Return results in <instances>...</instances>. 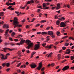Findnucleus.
<instances>
[{
    "instance_id": "nucleus-7",
    "label": "nucleus",
    "mask_w": 74,
    "mask_h": 74,
    "mask_svg": "<svg viewBox=\"0 0 74 74\" xmlns=\"http://www.w3.org/2000/svg\"><path fill=\"white\" fill-rule=\"evenodd\" d=\"M30 66H31L32 69H33V68L34 69V68L37 67V65H36V64L34 63H33L32 64L30 65Z\"/></svg>"
},
{
    "instance_id": "nucleus-37",
    "label": "nucleus",
    "mask_w": 74,
    "mask_h": 74,
    "mask_svg": "<svg viewBox=\"0 0 74 74\" xmlns=\"http://www.w3.org/2000/svg\"><path fill=\"white\" fill-rule=\"evenodd\" d=\"M11 8H12V6H9V7L8 8V10H10V9Z\"/></svg>"
},
{
    "instance_id": "nucleus-61",
    "label": "nucleus",
    "mask_w": 74,
    "mask_h": 74,
    "mask_svg": "<svg viewBox=\"0 0 74 74\" xmlns=\"http://www.w3.org/2000/svg\"><path fill=\"white\" fill-rule=\"evenodd\" d=\"M12 32V30H10V31H9V33H11Z\"/></svg>"
},
{
    "instance_id": "nucleus-47",
    "label": "nucleus",
    "mask_w": 74,
    "mask_h": 74,
    "mask_svg": "<svg viewBox=\"0 0 74 74\" xmlns=\"http://www.w3.org/2000/svg\"><path fill=\"white\" fill-rule=\"evenodd\" d=\"M67 36H66L63 37L62 38V39H64V38H67Z\"/></svg>"
},
{
    "instance_id": "nucleus-22",
    "label": "nucleus",
    "mask_w": 74,
    "mask_h": 74,
    "mask_svg": "<svg viewBox=\"0 0 74 74\" xmlns=\"http://www.w3.org/2000/svg\"><path fill=\"white\" fill-rule=\"evenodd\" d=\"M15 35V33L13 32L11 34V36H12V37H14V35Z\"/></svg>"
},
{
    "instance_id": "nucleus-44",
    "label": "nucleus",
    "mask_w": 74,
    "mask_h": 74,
    "mask_svg": "<svg viewBox=\"0 0 74 74\" xmlns=\"http://www.w3.org/2000/svg\"><path fill=\"white\" fill-rule=\"evenodd\" d=\"M3 31L4 30H2V29H0V32H1V33H3Z\"/></svg>"
},
{
    "instance_id": "nucleus-15",
    "label": "nucleus",
    "mask_w": 74,
    "mask_h": 74,
    "mask_svg": "<svg viewBox=\"0 0 74 74\" xmlns=\"http://www.w3.org/2000/svg\"><path fill=\"white\" fill-rule=\"evenodd\" d=\"M41 34H42V35L48 34V32H42L41 33Z\"/></svg>"
},
{
    "instance_id": "nucleus-16",
    "label": "nucleus",
    "mask_w": 74,
    "mask_h": 74,
    "mask_svg": "<svg viewBox=\"0 0 74 74\" xmlns=\"http://www.w3.org/2000/svg\"><path fill=\"white\" fill-rule=\"evenodd\" d=\"M52 54H53V53L51 52L49 54H46V56H47V55H48L47 57L48 58H49V57L51 56V55H52Z\"/></svg>"
},
{
    "instance_id": "nucleus-5",
    "label": "nucleus",
    "mask_w": 74,
    "mask_h": 74,
    "mask_svg": "<svg viewBox=\"0 0 74 74\" xmlns=\"http://www.w3.org/2000/svg\"><path fill=\"white\" fill-rule=\"evenodd\" d=\"M24 42H25V40L22 39L21 41L20 42V43H19V45H23V44H24Z\"/></svg>"
},
{
    "instance_id": "nucleus-18",
    "label": "nucleus",
    "mask_w": 74,
    "mask_h": 74,
    "mask_svg": "<svg viewBox=\"0 0 74 74\" xmlns=\"http://www.w3.org/2000/svg\"><path fill=\"white\" fill-rule=\"evenodd\" d=\"M35 53H36V52L35 51H34L31 54V58H32L33 57V55H35Z\"/></svg>"
},
{
    "instance_id": "nucleus-4",
    "label": "nucleus",
    "mask_w": 74,
    "mask_h": 74,
    "mask_svg": "<svg viewBox=\"0 0 74 74\" xmlns=\"http://www.w3.org/2000/svg\"><path fill=\"white\" fill-rule=\"evenodd\" d=\"M42 62H40L39 64V65L38 66L37 68V69L38 70H40L41 68H42Z\"/></svg>"
},
{
    "instance_id": "nucleus-45",
    "label": "nucleus",
    "mask_w": 74,
    "mask_h": 74,
    "mask_svg": "<svg viewBox=\"0 0 74 74\" xmlns=\"http://www.w3.org/2000/svg\"><path fill=\"white\" fill-rule=\"evenodd\" d=\"M69 39H72L73 40H74V38L73 37H70L69 38Z\"/></svg>"
},
{
    "instance_id": "nucleus-55",
    "label": "nucleus",
    "mask_w": 74,
    "mask_h": 74,
    "mask_svg": "<svg viewBox=\"0 0 74 74\" xmlns=\"http://www.w3.org/2000/svg\"><path fill=\"white\" fill-rule=\"evenodd\" d=\"M40 26V24H38L36 25V27H38V26Z\"/></svg>"
},
{
    "instance_id": "nucleus-14",
    "label": "nucleus",
    "mask_w": 74,
    "mask_h": 74,
    "mask_svg": "<svg viewBox=\"0 0 74 74\" xmlns=\"http://www.w3.org/2000/svg\"><path fill=\"white\" fill-rule=\"evenodd\" d=\"M4 15V12H0V16H3Z\"/></svg>"
},
{
    "instance_id": "nucleus-63",
    "label": "nucleus",
    "mask_w": 74,
    "mask_h": 74,
    "mask_svg": "<svg viewBox=\"0 0 74 74\" xmlns=\"http://www.w3.org/2000/svg\"><path fill=\"white\" fill-rule=\"evenodd\" d=\"M10 10H14V8H10Z\"/></svg>"
},
{
    "instance_id": "nucleus-48",
    "label": "nucleus",
    "mask_w": 74,
    "mask_h": 74,
    "mask_svg": "<svg viewBox=\"0 0 74 74\" xmlns=\"http://www.w3.org/2000/svg\"><path fill=\"white\" fill-rule=\"evenodd\" d=\"M5 5H8V6H9V3L6 2L5 4Z\"/></svg>"
},
{
    "instance_id": "nucleus-52",
    "label": "nucleus",
    "mask_w": 74,
    "mask_h": 74,
    "mask_svg": "<svg viewBox=\"0 0 74 74\" xmlns=\"http://www.w3.org/2000/svg\"><path fill=\"white\" fill-rule=\"evenodd\" d=\"M30 3H31V2H30V1H28L27 2V4H30Z\"/></svg>"
},
{
    "instance_id": "nucleus-51",
    "label": "nucleus",
    "mask_w": 74,
    "mask_h": 74,
    "mask_svg": "<svg viewBox=\"0 0 74 74\" xmlns=\"http://www.w3.org/2000/svg\"><path fill=\"white\" fill-rule=\"evenodd\" d=\"M62 48L63 50H65V49H66V47H62Z\"/></svg>"
},
{
    "instance_id": "nucleus-1",
    "label": "nucleus",
    "mask_w": 74,
    "mask_h": 74,
    "mask_svg": "<svg viewBox=\"0 0 74 74\" xmlns=\"http://www.w3.org/2000/svg\"><path fill=\"white\" fill-rule=\"evenodd\" d=\"M18 18L16 17L14 18L13 21L12 23L13 25H14V28L15 29L16 27H19V22L18 21Z\"/></svg>"
},
{
    "instance_id": "nucleus-31",
    "label": "nucleus",
    "mask_w": 74,
    "mask_h": 74,
    "mask_svg": "<svg viewBox=\"0 0 74 74\" xmlns=\"http://www.w3.org/2000/svg\"><path fill=\"white\" fill-rule=\"evenodd\" d=\"M10 69H11L10 68L7 69L6 70V71H7V72H8V71L10 70Z\"/></svg>"
},
{
    "instance_id": "nucleus-59",
    "label": "nucleus",
    "mask_w": 74,
    "mask_h": 74,
    "mask_svg": "<svg viewBox=\"0 0 74 74\" xmlns=\"http://www.w3.org/2000/svg\"><path fill=\"white\" fill-rule=\"evenodd\" d=\"M30 1L31 3H34V1H33V0H31Z\"/></svg>"
},
{
    "instance_id": "nucleus-12",
    "label": "nucleus",
    "mask_w": 74,
    "mask_h": 74,
    "mask_svg": "<svg viewBox=\"0 0 74 74\" xmlns=\"http://www.w3.org/2000/svg\"><path fill=\"white\" fill-rule=\"evenodd\" d=\"M10 31V29H7L6 30L5 33L4 34V36H6L8 34V32Z\"/></svg>"
},
{
    "instance_id": "nucleus-33",
    "label": "nucleus",
    "mask_w": 74,
    "mask_h": 74,
    "mask_svg": "<svg viewBox=\"0 0 74 74\" xmlns=\"http://www.w3.org/2000/svg\"><path fill=\"white\" fill-rule=\"evenodd\" d=\"M45 70V68L44 67H43L42 69H41V71H44V70Z\"/></svg>"
},
{
    "instance_id": "nucleus-21",
    "label": "nucleus",
    "mask_w": 74,
    "mask_h": 74,
    "mask_svg": "<svg viewBox=\"0 0 74 74\" xmlns=\"http://www.w3.org/2000/svg\"><path fill=\"white\" fill-rule=\"evenodd\" d=\"M57 34L58 36H60V32L59 31H57Z\"/></svg>"
},
{
    "instance_id": "nucleus-19",
    "label": "nucleus",
    "mask_w": 74,
    "mask_h": 74,
    "mask_svg": "<svg viewBox=\"0 0 74 74\" xmlns=\"http://www.w3.org/2000/svg\"><path fill=\"white\" fill-rule=\"evenodd\" d=\"M60 3H58L57 4V6L58 7L56 8V9H57V10H59V9L60 8Z\"/></svg>"
},
{
    "instance_id": "nucleus-9",
    "label": "nucleus",
    "mask_w": 74,
    "mask_h": 74,
    "mask_svg": "<svg viewBox=\"0 0 74 74\" xmlns=\"http://www.w3.org/2000/svg\"><path fill=\"white\" fill-rule=\"evenodd\" d=\"M43 9L44 10H47V9H48V8H49V7H47L46 4L45 3L43 4Z\"/></svg>"
},
{
    "instance_id": "nucleus-11",
    "label": "nucleus",
    "mask_w": 74,
    "mask_h": 74,
    "mask_svg": "<svg viewBox=\"0 0 74 74\" xmlns=\"http://www.w3.org/2000/svg\"><path fill=\"white\" fill-rule=\"evenodd\" d=\"M60 27H65V26H66V24L64 23L63 22H62L60 24Z\"/></svg>"
},
{
    "instance_id": "nucleus-2",
    "label": "nucleus",
    "mask_w": 74,
    "mask_h": 74,
    "mask_svg": "<svg viewBox=\"0 0 74 74\" xmlns=\"http://www.w3.org/2000/svg\"><path fill=\"white\" fill-rule=\"evenodd\" d=\"M31 41L29 40H27L26 41L25 43L28 45L27 47H26L27 49H29L30 47H33V43H31Z\"/></svg>"
},
{
    "instance_id": "nucleus-10",
    "label": "nucleus",
    "mask_w": 74,
    "mask_h": 74,
    "mask_svg": "<svg viewBox=\"0 0 74 74\" xmlns=\"http://www.w3.org/2000/svg\"><path fill=\"white\" fill-rule=\"evenodd\" d=\"M48 34L50 36H52L53 34V32L52 31H48Z\"/></svg>"
},
{
    "instance_id": "nucleus-56",
    "label": "nucleus",
    "mask_w": 74,
    "mask_h": 74,
    "mask_svg": "<svg viewBox=\"0 0 74 74\" xmlns=\"http://www.w3.org/2000/svg\"><path fill=\"white\" fill-rule=\"evenodd\" d=\"M45 1H52V0H45Z\"/></svg>"
},
{
    "instance_id": "nucleus-38",
    "label": "nucleus",
    "mask_w": 74,
    "mask_h": 74,
    "mask_svg": "<svg viewBox=\"0 0 74 74\" xmlns=\"http://www.w3.org/2000/svg\"><path fill=\"white\" fill-rule=\"evenodd\" d=\"M51 36V37H52V38H53L55 37V36L54 35H53Z\"/></svg>"
},
{
    "instance_id": "nucleus-17",
    "label": "nucleus",
    "mask_w": 74,
    "mask_h": 74,
    "mask_svg": "<svg viewBox=\"0 0 74 74\" xmlns=\"http://www.w3.org/2000/svg\"><path fill=\"white\" fill-rule=\"evenodd\" d=\"M61 56V55L60 54H58V60H60V59Z\"/></svg>"
},
{
    "instance_id": "nucleus-26",
    "label": "nucleus",
    "mask_w": 74,
    "mask_h": 74,
    "mask_svg": "<svg viewBox=\"0 0 74 74\" xmlns=\"http://www.w3.org/2000/svg\"><path fill=\"white\" fill-rule=\"evenodd\" d=\"M4 44L5 46H7V45H9V44H10V43H7V42H5V43Z\"/></svg>"
},
{
    "instance_id": "nucleus-57",
    "label": "nucleus",
    "mask_w": 74,
    "mask_h": 74,
    "mask_svg": "<svg viewBox=\"0 0 74 74\" xmlns=\"http://www.w3.org/2000/svg\"><path fill=\"white\" fill-rule=\"evenodd\" d=\"M71 69H72L73 70H74V66L73 67H71Z\"/></svg>"
},
{
    "instance_id": "nucleus-27",
    "label": "nucleus",
    "mask_w": 74,
    "mask_h": 74,
    "mask_svg": "<svg viewBox=\"0 0 74 74\" xmlns=\"http://www.w3.org/2000/svg\"><path fill=\"white\" fill-rule=\"evenodd\" d=\"M7 26V24H5L3 25V29H4L5 27H6H6Z\"/></svg>"
},
{
    "instance_id": "nucleus-54",
    "label": "nucleus",
    "mask_w": 74,
    "mask_h": 74,
    "mask_svg": "<svg viewBox=\"0 0 74 74\" xmlns=\"http://www.w3.org/2000/svg\"><path fill=\"white\" fill-rule=\"evenodd\" d=\"M25 21H26V20L25 19H23V20H22V21L21 22L22 23H23V22H25Z\"/></svg>"
},
{
    "instance_id": "nucleus-41",
    "label": "nucleus",
    "mask_w": 74,
    "mask_h": 74,
    "mask_svg": "<svg viewBox=\"0 0 74 74\" xmlns=\"http://www.w3.org/2000/svg\"><path fill=\"white\" fill-rule=\"evenodd\" d=\"M35 19H36L35 18H33L32 19V20L31 21V22H34V20H35Z\"/></svg>"
},
{
    "instance_id": "nucleus-46",
    "label": "nucleus",
    "mask_w": 74,
    "mask_h": 74,
    "mask_svg": "<svg viewBox=\"0 0 74 74\" xmlns=\"http://www.w3.org/2000/svg\"><path fill=\"white\" fill-rule=\"evenodd\" d=\"M55 19H58V16H57V15L55 16Z\"/></svg>"
},
{
    "instance_id": "nucleus-29",
    "label": "nucleus",
    "mask_w": 74,
    "mask_h": 74,
    "mask_svg": "<svg viewBox=\"0 0 74 74\" xmlns=\"http://www.w3.org/2000/svg\"><path fill=\"white\" fill-rule=\"evenodd\" d=\"M47 21L45 20H42L41 21V23H44V22H46Z\"/></svg>"
},
{
    "instance_id": "nucleus-6",
    "label": "nucleus",
    "mask_w": 74,
    "mask_h": 74,
    "mask_svg": "<svg viewBox=\"0 0 74 74\" xmlns=\"http://www.w3.org/2000/svg\"><path fill=\"white\" fill-rule=\"evenodd\" d=\"M69 69V66H66L64 67L63 69H62V71H66V70H67Z\"/></svg>"
},
{
    "instance_id": "nucleus-32",
    "label": "nucleus",
    "mask_w": 74,
    "mask_h": 74,
    "mask_svg": "<svg viewBox=\"0 0 74 74\" xmlns=\"http://www.w3.org/2000/svg\"><path fill=\"white\" fill-rule=\"evenodd\" d=\"M12 5H15V2H14L12 3Z\"/></svg>"
},
{
    "instance_id": "nucleus-53",
    "label": "nucleus",
    "mask_w": 74,
    "mask_h": 74,
    "mask_svg": "<svg viewBox=\"0 0 74 74\" xmlns=\"http://www.w3.org/2000/svg\"><path fill=\"white\" fill-rule=\"evenodd\" d=\"M21 31H22V29L21 28H19V32H21Z\"/></svg>"
},
{
    "instance_id": "nucleus-30",
    "label": "nucleus",
    "mask_w": 74,
    "mask_h": 74,
    "mask_svg": "<svg viewBox=\"0 0 74 74\" xmlns=\"http://www.w3.org/2000/svg\"><path fill=\"white\" fill-rule=\"evenodd\" d=\"M9 40L10 41H13V40L12 39V38L10 37Z\"/></svg>"
},
{
    "instance_id": "nucleus-34",
    "label": "nucleus",
    "mask_w": 74,
    "mask_h": 74,
    "mask_svg": "<svg viewBox=\"0 0 74 74\" xmlns=\"http://www.w3.org/2000/svg\"><path fill=\"white\" fill-rule=\"evenodd\" d=\"M68 45H69V43H66L65 44V46H68Z\"/></svg>"
},
{
    "instance_id": "nucleus-62",
    "label": "nucleus",
    "mask_w": 74,
    "mask_h": 74,
    "mask_svg": "<svg viewBox=\"0 0 74 74\" xmlns=\"http://www.w3.org/2000/svg\"><path fill=\"white\" fill-rule=\"evenodd\" d=\"M1 56H5L3 54H1Z\"/></svg>"
},
{
    "instance_id": "nucleus-28",
    "label": "nucleus",
    "mask_w": 74,
    "mask_h": 74,
    "mask_svg": "<svg viewBox=\"0 0 74 74\" xmlns=\"http://www.w3.org/2000/svg\"><path fill=\"white\" fill-rule=\"evenodd\" d=\"M60 23V21L59 20H58L56 22V24H57V25H59Z\"/></svg>"
},
{
    "instance_id": "nucleus-3",
    "label": "nucleus",
    "mask_w": 74,
    "mask_h": 74,
    "mask_svg": "<svg viewBox=\"0 0 74 74\" xmlns=\"http://www.w3.org/2000/svg\"><path fill=\"white\" fill-rule=\"evenodd\" d=\"M46 45V43H43L42 44V46L43 47H45V48H48L50 49L51 48V46L50 45H47V46H45V45Z\"/></svg>"
},
{
    "instance_id": "nucleus-39",
    "label": "nucleus",
    "mask_w": 74,
    "mask_h": 74,
    "mask_svg": "<svg viewBox=\"0 0 74 74\" xmlns=\"http://www.w3.org/2000/svg\"><path fill=\"white\" fill-rule=\"evenodd\" d=\"M14 41H15V42H17L18 41V39H14Z\"/></svg>"
},
{
    "instance_id": "nucleus-25",
    "label": "nucleus",
    "mask_w": 74,
    "mask_h": 74,
    "mask_svg": "<svg viewBox=\"0 0 74 74\" xmlns=\"http://www.w3.org/2000/svg\"><path fill=\"white\" fill-rule=\"evenodd\" d=\"M71 60H73L74 59V56H71Z\"/></svg>"
},
{
    "instance_id": "nucleus-43",
    "label": "nucleus",
    "mask_w": 74,
    "mask_h": 74,
    "mask_svg": "<svg viewBox=\"0 0 74 74\" xmlns=\"http://www.w3.org/2000/svg\"><path fill=\"white\" fill-rule=\"evenodd\" d=\"M36 34H41V32H37Z\"/></svg>"
},
{
    "instance_id": "nucleus-35",
    "label": "nucleus",
    "mask_w": 74,
    "mask_h": 74,
    "mask_svg": "<svg viewBox=\"0 0 74 74\" xmlns=\"http://www.w3.org/2000/svg\"><path fill=\"white\" fill-rule=\"evenodd\" d=\"M71 52V51H69L68 52H66L65 53L66 54H69Z\"/></svg>"
},
{
    "instance_id": "nucleus-64",
    "label": "nucleus",
    "mask_w": 74,
    "mask_h": 74,
    "mask_svg": "<svg viewBox=\"0 0 74 74\" xmlns=\"http://www.w3.org/2000/svg\"><path fill=\"white\" fill-rule=\"evenodd\" d=\"M54 63H52L51 65V66H54Z\"/></svg>"
},
{
    "instance_id": "nucleus-13",
    "label": "nucleus",
    "mask_w": 74,
    "mask_h": 74,
    "mask_svg": "<svg viewBox=\"0 0 74 74\" xmlns=\"http://www.w3.org/2000/svg\"><path fill=\"white\" fill-rule=\"evenodd\" d=\"M4 56H3L1 57V59H2L1 60H3V59H7V58H8V56L7 55L5 56V58H4Z\"/></svg>"
},
{
    "instance_id": "nucleus-50",
    "label": "nucleus",
    "mask_w": 74,
    "mask_h": 74,
    "mask_svg": "<svg viewBox=\"0 0 74 74\" xmlns=\"http://www.w3.org/2000/svg\"><path fill=\"white\" fill-rule=\"evenodd\" d=\"M8 48H6L5 47L4 48H3L2 49H3L4 50H7Z\"/></svg>"
},
{
    "instance_id": "nucleus-23",
    "label": "nucleus",
    "mask_w": 74,
    "mask_h": 74,
    "mask_svg": "<svg viewBox=\"0 0 74 74\" xmlns=\"http://www.w3.org/2000/svg\"><path fill=\"white\" fill-rule=\"evenodd\" d=\"M8 50L9 51H14V49H10V48H8Z\"/></svg>"
},
{
    "instance_id": "nucleus-36",
    "label": "nucleus",
    "mask_w": 74,
    "mask_h": 74,
    "mask_svg": "<svg viewBox=\"0 0 74 74\" xmlns=\"http://www.w3.org/2000/svg\"><path fill=\"white\" fill-rule=\"evenodd\" d=\"M8 28H9V25H6V29H8Z\"/></svg>"
},
{
    "instance_id": "nucleus-20",
    "label": "nucleus",
    "mask_w": 74,
    "mask_h": 74,
    "mask_svg": "<svg viewBox=\"0 0 74 74\" xmlns=\"http://www.w3.org/2000/svg\"><path fill=\"white\" fill-rule=\"evenodd\" d=\"M10 62L7 63H6V66H7V67H8L10 66Z\"/></svg>"
},
{
    "instance_id": "nucleus-49",
    "label": "nucleus",
    "mask_w": 74,
    "mask_h": 74,
    "mask_svg": "<svg viewBox=\"0 0 74 74\" xmlns=\"http://www.w3.org/2000/svg\"><path fill=\"white\" fill-rule=\"evenodd\" d=\"M8 36H9V35H7L5 37V39H7V37H8Z\"/></svg>"
},
{
    "instance_id": "nucleus-8",
    "label": "nucleus",
    "mask_w": 74,
    "mask_h": 74,
    "mask_svg": "<svg viewBox=\"0 0 74 74\" xmlns=\"http://www.w3.org/2000/svg\"><path fill=\"white\" fill-rule=\"evenodd\" d=\"M39 48H40V45L39 44L36 45L34 47V49L35 50H37V49H38Z\"/></svg>"
},
{
    "instance_id": "nucleus-58",
    "label": "nucleus",
    "mask_w": 74,
    "mask_h": 74,
    "mask_svg": "<svg viewBox=\"0 0 74 74\" xmlns=\"http://www.w3.org/2000/svg\"><path fill=\"white\" fill-rule=\"evenodd\" d=\"M42 15V14L41 13H40L39 14V16L40 17H41V15Z\"/></svg>"
},
{
    "instance_id": "nucleus-40",
    "label": "nucleus",
    "mask_w": 74,
    "mask_h": 74,
    "mask_svg": "<svg viewBox=\"0 0 74 74\" xmlns=\"http://www.w3.org/2000/svg\"><path fill=\"white\" fill-rule=\"evenodd\" d=\"M10 45H12V46H13V45H15V44L12 43V42H10Z\"/></svg>"
},
{
    "instance_id": "nucleus-42",
    "label": "nucleus",
    "mask_w": 74,
    "mask_h": 74,
    "mask_svg": "<svg viewBox=\"0 0 74 74\" xmlns=\"http://www.w3.org/2000/svg\"><path fill=\"white\" fill-rule=\"evenodd\" d=\"M21 52H19V56H22V55H21Z\"/></svg>"
},
{
    "instance_id": "nucleus-60",
    "label": "nucleus",
    "mask_w": 74,
    "mask_h": 74,
    "mask_svg": "<svg viewBox=\"0 0 74 74\" xmlns=\"http://www.w3.org/2000/svg\"><path fill=\"white\" fill-rule=\"evenodd\" d=\"M63 19V20H64L65 19V18H64V17H62L61 20Z\"/></svg>"
},
{
    "instance_id": "nucleus-24",
    "label": "nucleus",
    "mask_w": 74,
    "mask_h": 74,
    "mask_svg": "<svg viewBox=\"0 0 74 74\" xmlns=\"http://www.w3.org/2000/svg\"><path fill=\"white\" fill-rule=\"evenodd\" d=\"M2 66L3 67H5V66H6V62L3 63L2 64Z\"/></svg>"
}]
</instances>
